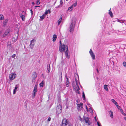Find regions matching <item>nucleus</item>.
Instances as JSON below:
<instances>
[{
    "label": "nucleus",
    "mask_w": 126,
    "mask_h": 126,
    "mask_svg": "<svg viewBox=\"0 0 126 126\" xmlns=\"http://www.w3.org/2000/svg\"><path fill=\"white\" fill-rule=\"evenodd\" d=\"M30 11H31V15H32L33 14V11H32V9L30 10Z\"/></svg>",
    "instance_id": "a18cd8bd"
},
{
    "label": "nucleus",
    "mask_w": 126,
    "mask_h": 126,
    "mask_svg": "<svg viewBox=\"0 0 126 126\" xmlns=\"http://www.w3.org/2000/svg\"><path fill=\"white\" fill-rule=\"evenodd\" d=\"M39 0H37V1H36V4L37 5L39 4Z\"/></svg>",
    "instance_id": "ea45409f"
},
{
    "label": "nucleus",
    "mask_w": 126,
    "mask_h": 126,
    "mask_svg": "<svg viewBox=\"0 0 126 126\" xmlns=\"http://www.w3.org/2000/svg\"><path fill=\"white\" fill-rule=\"evenodd\" d=\"M97 72H98V70L97 69Z\"/></svg>",
    "instance_id": "13d9d810"
},
{
    "label": "nucleus",
    "mask_w": 126,
    "mask_h": 126,
    "mask_svg": "<svg viewBox=\"0 0 126 126\" xmlns=\"http://www.w3.org/2000/svg\"><path fill=\"white\" fill-rule=\"evenodd\" d=\"M111 101L113 103L115 104V105H117V103L116 102V101L114 99H112L111 100Z\"/></svg>",
    "instance_id": "cd10ccee"
},
{
    "label": "nucleus",
    "mask_w": 126,
    "mask_h": 126,
    "mask_svg": "<svg viewBox=\"0 0 126 126\" xmlns=\"http://www.w3.org/2000/svg\"><path fill=\"white\" fill-rule=\"evenodd\" d=\"M36 86H36V85H35V87H36Z\"/></svg>",
    "instance_id": "680f3d73"
},
{
    "label": "nucleus",
    "mask_w": 126,
    "mask_h": 126,
    "mask_svg": "<svg viewBox=\"0 0 126 126\" xmlns=\"http://www.w3.org/2000/svg\"><path fill=\"white\" fill-rule=\"evenodd\" d=\"M83 104L82 103H81L79 104H78L77 105V106L78 107V109L80 108L81 107V108H82V105Z\"/></svg>",
    "instance_id": "2eb2a0df"
},
{
    "label": "nucleus",
    "mask_w": 126,
    "mask_h": 126,
    "mask_svg": "<svg viewBox=\"0 0 126 126\" xmlns=\"http://www.w3.org/2000/svg\"><path fill=\"white\" fill-rule=\"evenodd\" d=\"M39 7V6H35V7Z\"/></svg>",
    "instance_id": "603ef678"
},
{
    "label": "nucleus",
    "mask_w": 126,
    "mask_h": 126,
    "mask_svg": "<svg viewBox=\"0 0 126 126\" xmlns=\"http://www.w3.org/2000/svg\"><path fill=\"white\" fill-rule=\"evenodd\" d=\"M73 88L74 89L75 91L78 94H80L79 92V90H80L79 87H74V88Z\"/></svg>",
    "instance_id": "f8f14e48"
},
{
    "label": "nucleus",
    "mask_w": 126,
    "mask_h": 126,
    "mask_svg": "<svg viewBox=\"0 0 126 126\" xmlns=\"http://www.w3.org/2000/svg\"><path fill=\"white\" fill-rule=\"evenodd\" d=\"M35 40H32L31 41V43L30 44V47L31 49H32L35 44Z\"/></svg>",
    "instance_id": "1a4fd4ad"
},
{
    "label": "nucleus",
    "mask_w": 126,
    "mask_h": 126,
    "mask_svg": "<svg viewBox=\"0 0 126 126\" xmlns=\"http://www.w3.org/2000/svg\"><path fill=\"white\" fill-rule=\"evenodd\" d=\"M66 1H67L68 0H66Z\"/></svg>",
    "instance_id": "0e129e2a"
},
{
    "label": "nucleus",
    "mask_w": 126,
    "mask_h": 126,
    "mask_svg": "<svg viewBox=\"0 0 126 126\" xmlns=\"http://www.w3.org/2000/svg\"><path fill=\"white\" fill-rule=\"evenodd\" d=\"M117 107V108L118 109H119L120 108V106H119L118 105V104H117V105H115Z\"/></svg>",
    "instance_id": "58836bf2"
},
{
    "label": "nucleus",
    "mask_w": 126,
    "mask_h": 126,
    "mask_svg": "<svg viewBox=\"0 0 126 126\" xmlns=\"http://www.w3.org/2000/svg\"><path fill=\"white\" fill-rule=\"evenodd\" d=\"M118 22L122 23H123L124 22V20H121L117 19V21Z\"/></svg>",
    "instance_id": "7c9ffc66"
},
{
    "label": "nucleus",
    "mask_w": 126,
    "mask_h": 126,
    "mask_svg": "<svg viewBox=\"0 0 126 126\" xmlns=\"http://www.w3.org/2000/svg\"><path fill=\"white\" fill-rule=\"evenodd\" d=\"M4 19V16L3 15H0V19L2 20Z\"/></svg>",
    "instance_id": "473e14b6"
},
{
    "label": "nucleus",
    "mask_w": 126,
    "mask_h": 126,
    "mask_svg": "<svg viewBox=\"0 0 126 126\" xmlns=\"http://www.w3.org/2000/svg\"><path fill=\"white\" fill-rule=\"evenodd\" d=\"M50 65H47V72L49 73L50 72Z\"/></svg>",
    "instance_id": "a211bd4d"
},
{
    "label": "nucleus",
    "mask_w": 126,
    "mask_h": 126,
    "mask_svg": "<svg viewBox=\"0 0 126 126\" xmlns=\"http://www.w3.org/2000/svg\"><path fill=\"white\" fill-rule=\"evenodd\" d=\"M68 126H71V125L69 123V124L68 125Z\"/></svg>",
    "instance_id": "8fccbe9b"
},
{
    "label": "nucleus",
    "mask_w": 126,
    "mask_h": 126,
    "mask_svg": "<svg viewBox=\"0 0 126 126\" xmlns=\"http://www.w3.org/2000/svg\"><path fill=\"white\" fill-rule=\"evenodd\" d=\"M18 87H15L13 90V94H16V91L17 90Z\"/></svg>",
    "instance_id": "aec40b11"
},
{
    "label": "nucleus",
    "mask_w": 126,
    "mask_h": 126,
    "mask_svg": "<svg viewBox=\"0 0 126 126\" xmlns=\"http://www.w3.org/2000/svg\"><path fill=\"white\" fill-rule=\"evenodd\" d=\"M104 88L105 90L107 91H108V87H104Z\"/></svg>",
    "instance_id": "4c0bfd02"
},
{
    "label": "nucleus",
    "mask_w": 126,
    "mask_h": 126,
    "mask_svg": "<svg viewBox=\"0 0 126 126\" xmlns=\"http://www.w3.org/2000/svg\"><path fill=\"white\" fill-rule=\"evenodd\" d=\"M15 86H16V87H18L19 86V85L18 84H16L15 85Z\"/></svg>",
    "instance_id": "de8ad7c7"
},
{
    "label": "nucleus",
    "mask_w": 126,
    "mask_h": 126,
    "mask_svg": "<svg viewBox=\"0 0 126 126\" xmlns=\"http://www.w3.org/2000/svg\"><path fill=\"white\" fill-rule=\"evenodd\" d=\"M62 106L60 104H58L56 108V113L59 114L61 113L62 111Z\"/></svg>",
    "instance_id": "39448f33"
},
{
    "label": "nucleus",
    "mask_w": 126,
    "mask_h": 126,
    "mask_svg": "<svg viewBox=\"0 0 126 126\" xmlns=\"http://www.w3.org/2000/svg\"><path fill=\"white\" fill-rule=\"evenodd\" d=\"M121 112L124 116H126V114L124 112L123 110L121 109H120Z\"/></svg>",
    "instance_id": "c85d7f7f"
},
{
    "label": "nucleus",
    "mask_w": 126,
    "mask_h": 126,
    "mask_svg": "<svg viewBox=\"0 0 126 126\" xmlns=\"http://www.w3.org/2000/svg\"><path fill=\"white\" fill-rule=\"evenodd\" d=\"M61 45L59 48V50L60 52H62L64 51L68 50V47L67 45L64 44L62 45L61 44Z\"/></svg>",
    "instance_id": "7ed1b4c3"
},
{
    "label": "nucleus",
    "mask_w": 126,
    "mask_h": 126,
    "mask_svg": "<svg viewBox=\"0 0 126 126\" xmlns=\"http://www.w3.org/2000/svg\"><path fill=\"white\" fill-rule=\"evenodd\" d=\"M86 109H87V107L86 106Z\"/></svg>",
    "instance_id": "bf43d9fd"
},
{
    "label": "nucleus",
    "mask_w": 126,
    "mask_h": 126,
    "mask_svg": "<svg viewBox=\"0 0 126 126\" xmlns=\"http://www.w3.org/2000/svg\"><path fill=\"white\" fill-rule=\"evenodd\" d=\"M46 16L44 14L41 16H40V18L42 20L44 19Z\"/></svg>",
    "instance_id": "bb28decb"
},
{
    "label": "nucleus",
    "mask_w": 126,
    "mask_h": 126,
    "mask_svg": "<svg viewBox=\"0 0 126 126\" xmlns=\"http://www.w3.org/2000/svg\"><path fill=\"white\" fill-rule=\"evenodd\" d=\"M123 65L125 67H126V62H123Z\"/></svg>",
    "instance_id": "f704fd0d"
},
{
    "label": "nucleus",
    "mask_w": 126,
    "mask_h": 126,
    "mask_svg": "<svg viewBox=\"0 0 126 126\" xmlns=\"http://www.w3.org/2000/svg\"><path fill=\"white\" fill-rule=\"evenodd\" d=\"M32 77L33 78H35L37 77V74L36 73L34 72L33 73Z\"/></svg>",
    "instance_id": "6ab92c4d"
},
{
    "label": "nucleus",
    "mask_w": 126,
    "mask_h": 126,
    "mask_svg": "<svg viewBox=\"0 0 126 126\" xmlns=\"http://www.w3.org/2000/svg\"><path fill=\"white\" fill-rule=\"evenodd\" d=\"M82 120L84 122H85L88 125H90V121L89 120V118L86 117L84 115L83 116Z\"/></svg>",
    "instance_id": "20e7f679"
},
{
    "label": "nucleus",
    "mask_w": 126,
    "mask_h": 126,
    "mask_svg": "<svg viewBox=\"0 0 126 126\" xmlns=\"http://www.w3.org/2000/svg\"><path fill=\"white\" fill-rule=\"evenodd\" d=\"M60 18L58 20V25H59L61 23L62 21V20L63 16L62 15H60L59 16Z\"/></svg>",
    "instance_id": "ddd939ff"
},
{
    "label": "nucleus",
    "mask_w": 126,
    "mask_h": 126,
    "mask_svg": "<svg viewBox=\"0 0 126 126\" xmlns=\"http://www.w3.org/2000/svg\"><path fill=\"white\" fill-rule=\"evenodd\" d=\"M20 17L23 21H24L25 20V16L23 15H20Z\"/></svg>",
    "instance_id": "4be33fe9"
},
{
    "label": "nucleus",
    "mask_w": 126,
    "mask_h": 126,
    "mask_svg": "<svg viewBox=\"0 0 126 126\" xmlns=\"http://www.w3.org/2000/svg\"><path fill=\"white\" fill-rule=\"evenodd\" d=\"M35 3L34 2H33L32 3V4L33 5H34V4Z\"/></svg>",
    "instance_id": "5fc2aeb1"
},
{
    "label": "nucleus",
    "mask_w": 126,
    "mask_h": 126,
    "mask_svg": "<svg viewBox=\"0 0 126 126\" xmlns=\"http://www.w3.org/2000/svg\"><path fill=\"white\" fill-rule=\"evenodd\" d=\"M74 76L76 82V86L74 84V83H75V82L73 81V87H81L80 85L79 82V75L77 73H75L74 74Z\"/></svg>",
    "instance_id": "f03ea898"
},
{
    "label": "nucleus",
    "mask_w": 126,
    "mask_h": 126,
    "mask_svg": "<svg viewBox=\"0 0 126 126\" xmlns=\"http://www.w3.org/2000/svg\"><path fill=\"white\" fill-rule=\"evenodd\" d=\"M8 21V20L7 19H6L3 22V24L4 25H6Z\"/></svg>",
    "instance_id": "2f4dec72"
},
{
    "label": "nucleus",
    "mask_w": 126,
    "mask_h": 126,
    "mask_svg": "<svg viewBox=\"0 0 126 126\" xmlns=\"http://www.w3.org/2000/svg\"><path fill=\"white\" fill-rule=\"evenodd\" d=\"M63 3V2L62 1V0H61L60 2V5H62Z\"/></svg>",
    "instance_id": "79ce46f5"
},
{
    "label": "nucleus",
    "mask_w": 126,
    "mask_h": 126,
    "mask_svg": "<svg viewBox=\"0 0 126 126\" xmlns=\"http://www.w3.org/2000/svg\"><path fill=\"white\" fill-rule=\"evenodd\" d=\"M83 94H82V98L83 100H84L85 99V94L83 92L82 93Z\"/></svg>",
    "instance_id": "72a5a7b5"
},
{
    "label": "nucleus",
    "mask_w": 126,
    "mask_h": 126,
    "mask_svg": "<svg viewBox=\"0 0 126 126\" xmlns=\"http://www.w3.org/2000/svg\"><path fill=\"white\" fill-rule=\"evenodd\" d=\"M51 13L50 9H49L48 10H47L45 12L44 14L46 16V15L48 14V13Z\"/></svg>",
    "instance_id": "f3484780"
},
{
    "label": "nucleus",
    "mask_w": 126,
    "mask_h": 126,
    "mask_svg": "<svg viewBox=\"0 0 126 126\" xmlns=\"http://www.w3.org/2000/svg\"><path fill=\"white\" fill-rule=\"evenodd\" d=\"M80 120L81 121H82V118L81 117H80Z\"/></svg>",
    "instance_id": "864d4df0"
},
{
    "label": "nucleus",
    "mask_w": 126,
    "mask_h": 126,
    "mask_svg": "<svg viewBox=\"0 0 126 126\" xmlns=\"http://www.w3.org/2000/svg\"><path fill=\"white\" fill-rule=\"evenodd\" d=\"M16 75V74L15 73H12L10 74L9 76L10 79L11 80H13L15 78Z\"/></svg>",
    "instance_id": "6e6552de"
},
{
    "label": "nucleus",
    "mask_w": 126,
    "mask_h": 126,
    "mask_svg": "<svg viewBox=\"0 0 126 126\" xmlns=\"http://www.w3.org/2000/svg\"><path fill=\"white\" fill-rule=\"evenodd\" d=\"M41 78H42L45 79V78L46 77L45 76V73H43L41 76Z\"/></svg>",
    "instance_id": "a878e982"
},
{
    "label": "nucleus",
    "mask_w": 126,
    "mask_h": 126,
    "mask_svg": "<svg viewBox=\"0 0 126 126\" xmlns=\"http://www.w3.org/2000/svg\"><path fill=\"white\" fill-rule=\"evenodd\" d=\"M60 7V5H58L56 7V8H59Z\"/></svg>",
    "instance_id": "09e8293b"
},
{
    "label": "nucleus",
    "mask_w": 126,
    "mask_h": 126,
    "mask_svg": "<svg viewBox=\"0 0 126 126\" xmlns=\"http://www.w3.org/2000/svg\"><path fill=\"white\" fill-rule=\"evenodd\" d=\"M8 31L7 32H5L4 34H5V35H6L8 34Z\"/></svg>",
    "instance_id": "49530a36"
},
{
    "label": "nucleus",
    "mask_w": 126,
    "mask_h": 126,
    "mask_svg": "<svg viewBox=\"0 0 126 126\" xmlns=\"http://www.w3.org/2000/svg\"><path fill=\"white\" fill-rule=\"evenodd\" d=\"M56 2V1H55V3Z\"/></svg>",
    "instance_id": "052dcab7"
},
{
    "label": "nucleus",
    "mask_w": 126,
    "mask_h": 126,
    "mask_svg": "<svg viewBox=\"0 0 126 126\" xmlns=\"http://www.w3.org/2000/svg\"><path fill=\"white\" fill-rule=\"evenodd\" d=\"M57 36L56 34H54L53 36L52 41L53 42L55 41L57 38Z\"/></svg>",
    "instance_id": "dca6fc26"
},
{
    "label": "nucleus",
    "mask_w": 126,
    "mask_h": 126,
    "mask_svg": "<svg viewBox=\"0 0 126 126\" xmlns=\"http://www.w3.org/2000/svg\"><path fill=\"white\" fill-rule=\"evenodd\" d=\"M124 118L125 120L126 121V117H124Z\"/></svg>",
    "instance_id": "6e6d98bb"
},
{
    "label": "nucleus",
    "mask_w": 126,
    "mask_h": 126,
    "mask_svg": "<svg viewBox=\"0 0 126 126\" xmlns=\"http://www.w3.org/2000/svg\"><path fill=\"white\" fill-rule=\"evenodd\" d=\"M90 112L91 113H93V110H92V109L91 108H90Z\"/></svg>",
    "instance_id": "e433bc0d"
},
{
    "label": "nucleus",
    "mask_w": 126,
    "mask_h": 126,
    "mask_svg": "<svg viewBox=\"0 0 126 126\" xmlns=\"http://www.w3.org/2000/svg\"><path fill=\"white\" fill-rule=\"evenodd\" d=\"M74 7L72 5H71L70 7H69L68 10H70V11H71L73 9Z\"/></svg>",
    "instance_id": "b1692460"
},
{
    "label": "nucleus",
    "mask_w": 126,
    "mask_h": 126,
    "mask_svg": "<svg viewBox=\"0 0 126 126\" xmlns=\"http://www.w3.org/2000/svg\"><path fill=\"white\" fill-rule=\"evenodd\" d=\"M51 120V118L50 117H49L47 119V121L48 122L50 121Z\"/></svg>",
    "instance_id": "37998d69"
},
{
    "label": "nucleus",
    "mask_w": 126,
    "mask_h": 126,
    "mask_svg": "<svg viewBox=\"0 0 126 126\" xmlns=\"http://www.w3.org/2000/svg\"><path fill=\"white\" fill-rule=\"evenodd\" d=\"M109 14L110 15L111 17H112L113 16V14L112 13V12L110 11V10H109Z\"/></svg>",
    "instance_id": "5701e85b"
},
{
    "label": "nucleus",
    "mask_w": 126,
    "mask_h": 126,
    "mask_svg": "<svg viewBox=\"0 0 126 126\" xmlns=\"http://www.w3.org/2000/svg\"><path fill=\"white\" fill-rule=\"evenodd\" d=\"M90 54L93 60H94L95 59V56L93 52L92 51V49H90L89 51Z\"/></svg>",
    "instance_id": "9b49d317"
},
{
    "label": "nucleus",
    "mask_w": 126,
    "mask_h": 126,
    "mask_svg": "<svg viewBox=\"0 0 126 126\" xmlns=\"http://www.w3.org/2000/svg\"><path fill=\"white\" fill-rule=\"evenodd\" d=\"M77 4V2L76 1L74 3L73 5H72L74 7H75Z\"/></svg>",
    "instance_id": "c9c22d12"
},
{
    "label": "nucleus",
    "mask_w": 126,
    "mask_h": 126,
    "mask_svg": "<svg viewBox=\"0 0 126 126\" xmlns=\"http://www.w3.org/2000/svg\"><path fill=\"white\" fill-rule=\"evenodd\" d=\"M37 87H34V89L33 91L32 95V98H34L35 97V94L37 92Z\"/></svg>",
    "instance_id": "9d476101"
},
{
    "label": "nucleus",
    "mask_w": 126,
    "mask_h": 126,
    "mask_svg": "<svg viewBox=\"0 0 126 126\" xmlns=\"http://www.w3.org/2000/svg\"><path fill=\"white\" fill-rule=\"evenodd\" d=\"M62 73H61L60 74V77L59 80V82H61L62 80Z\"/></svg>",
    "instance_id": "412c9836"
},
{
    "label": "nucleus",
    "mask_w": 126,
    "mask_h": 126,
    "mask_svg": "<svg viewBox=\"0 0 126 126\" xmlns=\"http://www.w3.org/2000/svg\"><path fill=\"white\" fill-rule=\"evenodd\" d=\"M16 56V55L15 54H14L12 55V57L13 58H14Z\"/></svg>",
    "instance_id": "c03bdc74"
},
{
    "label": "nucleus",
    "mask_w": 126,
    "mask_h": 126,
    "mask_svg": "<svg viewBox=\"0 0 126 126\" xmlns=\"http://www.w3.org/2000/svg\"><path fill=\"white\" fill-rule=\"evenodd\" d=\"M97 124L98 126H101L100 123L99 122H97Z\"/></svg>",
    "instance_id": "a19ab883"
},
{
    "label": "nucleus",
    "mask_w": 126,
    "mask_h": 126,
    "mask_svg": "<svg viewBox=\"0 0 126 126\" xmlns=\"http://www.w3.org/2000/svg\"><path fill=\"white\" fill-rule=\"evenodd\" d=\"M44 83V82L43 80L40 83V87H43Z\"/></svg>",
    "instance_id": "c756f323"
},
{
    "label": "nucleus",
    "mask_w": 126,
    "mask_h": 126,
    "mask_svg": "<svg viewBox=\"0 0 126 126\" xmlns=\"http://www.w3.org/2000/svg\"><path fill=\"white\" fill-rule=\"evenodd\" d=\"M65 84L66 87H69L70 84L69 81V79L66 76V79L65 80Z\"/></svg>",
    "instance_id": "0eeeda50"
},
{
    "label": "nucleus",
    "mask_w": 126,
    "mask_h": 126,
    "mask_svg": "<svg viewBox=\"0 0 126 126\" xmlns=\"http://www.w3.org/2000/svg\"><path fill=\"white\" fill-rule=\"evenodd\" d=\"M68 50L65 51V54L66 58L67 59H69L70 58L69 55H68Z\"/></svg>",
    "instance_id": "4468645a"
},
{
    "label": "nucleus",
    "mask_w": 126,
    "mask_h": 126,
    "mask_svg": "<svg viewBox=\"0 0 126 126\" xmlns=\"http://www.w3.org/2000/svg\"><path fill=\"white\" fill-rule=\"evenodd\" d=\"M107 85H104V87H107Z\"/></svg>",
    "instance_id": "3c124183"
},
{
    "label": "nucleus",
    "mask_w": 126,
    "mask_h": 126,
    "mask_svg": "<svg viewBox=\"0 0 126 126\" xmlns=\"http://www.w3.org/2000/svg\"><path fill=\"white\" fill-rule=\"evenodd\" d=\"M109 113L110 114V117L111 118H112L113 116L112 111L110 110L109 111Z\"/></svg>",
    "instance_id": "393cba45"
},
{
    "label": "nucleus",
    "mask_w": 126,
    "mask_h": 126,
    "mask_svg": "<svg viewBox=\"0 0 126 126\" xmlns=\"http://www.w3.org/2000/svg\"><path fill=\"white\" fill-rule=\"evenodd\" d=\"M69 121L66 119L63 118L62 122V125L63 126H66L69 124Z\"/></svg>",
    "instance_id": "423d86ee"
},
{
    "label": "nucleus",
    "mask_w": 126,
    "mask_h": 126,
    "mask_svg": "<svg viewBox=\"0 0 126 126\" xmlns=\"http://www.w3.org/2000/svg\"><path fill=\"white\" fill-rule=\"evenodd\" d=\"M61 41H60V42L61 43Z\"/></svg>",
    "instance_id": "e2e57ef3"
},
{
    "label": "nucleus",
    "mask_w": 126,
    "mask_h": 126,
    "mask_svg": "<svg viewBox=\"0 0 126 126\" xmlns=\"http://www.w3.org/2000/svg\"><path fill=\"white\" fill-rule=\"evenodd\" d=\"M76 21V19L75 17L72 18L69 27V29L70 32L71 33H72L74 30Z\"/></svg>",
    "instance_id": "f257e3e1"
},
{
    "label": "nucleus",
    "mask_w": 126,
    "mask_h": 126,
    "mask_svg": "<svg viewBox=\"0 0 126 126\" xmlns=\"http://www.w3.org/2000/svg\"><path fill=\"white\" fill-rule=\"evenodd\" d=\"M94 118H95V120L96 121V117L95 116V117H94Z\"/></svg>",
    "instance_id": "4d7b16f0"
}]
</instances>
